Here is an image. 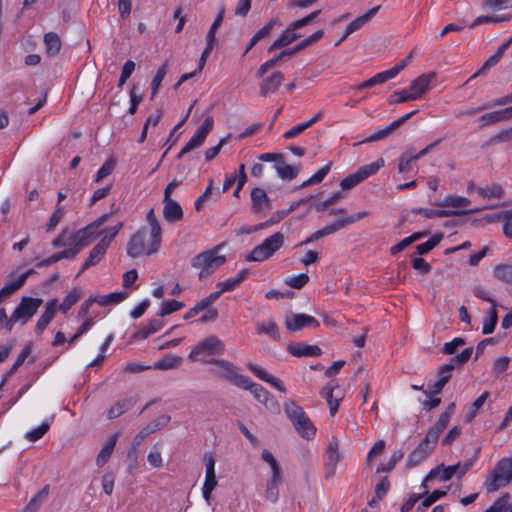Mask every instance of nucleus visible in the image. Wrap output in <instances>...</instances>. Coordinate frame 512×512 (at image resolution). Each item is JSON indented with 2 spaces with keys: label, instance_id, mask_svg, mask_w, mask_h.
<instances>
[{
  "label": "nucleus",
  "instance_id": "25",
  "mask_svg": "<svg viewBox=\"0 0 512 512\" xmlns=\"http://www.w3.org/2000/svg\"><path fill=\"white\" fill-rule=\"evenodd\" d=\"M340 460V454L338 451V445L336 443H330L325 456V470L326 477H332Z\"/></svg>",
  "mask_w": 512,
  "mask_h": 512
},
{
  "label": "nucleus",
  "instance_id": "35",
  "mask_svg": "<svg viewBox=\"0 0 512 512\" xmlns=\"http://www.w3.org/2000/svg\"><path fill=\"white\" fill-rule=\"evenodd\" d=\"M383 166L384 160L382 158H379L375 162L360 167L356 172L360 177L361 181H364L370 176L376 174L379 171V169L382 168Z\"/></svg>",
  "mask_w": 512,
  "mask_h": 512
},
{
  "label": "nucleus",
  "instance_id": "7",
  "mask_svg": "<svg viewBox=\"0 0 512 512\" xmlns=\"http://www.w3.org/2000/svg\"><path fill=\"white\" fill-rule=\"evenodd\" d=\"M42 303L43 300L41 298L22 297L20 303L9 317V326H14L16 323L26 324L36 314Z\"/></svg>",
  "mask_w": 512,
  "mask_h": 512
},
{
  "label": "nucleus",
  "instance_id": "19",
  "mask_svg": "<svg viewBox=\"0 0 512 512\" xmlns=\"http://www.w3.org/2000/svg\"><path fill=\"white\" fill-rule=\"evenodd\" d=\"M435 76V72H429L418 76L411 82L409 90L414 100L420 99L425 94Z\"/></svg>",
  "mask_w": 512,
  "mask_h": 512
},
{
  "label": "nucleus",
  "instance_id": "24",
  "mask_svg": "<svg viewBox=\"0 0 512 512\" xmlns=\"http://www.w3.org/2000/svg\"><path fill=\"white\" fill-rule=\"evenodd\" d=\"M108 247V239H101L90 251L89 256L84 262L80 272H83L90 266L96 265L104 256Z\"/></svg>",
  "mask_w": 512,
  "mask_h": 512
},
{
  "label": "nucleus",
  "instance_id": "51",
  "mask_svg": "<svg viewBox=\"0 0 512 512\" xmlns=\"http://www.w3.org/2000/svg\"><path fill=\"white\" fill-rule=\"evenodd\" d=\"M331 164H327L316 171L308 180L304 181L301 187H307L310 185L320 183L326 175L330 172Z\"/></svg>",
  "mask_w": 512,
  "mask_h": 512
},
{
  "label": "nucleus",
  "instance_id": "2",
  "mask_svg": "<svg viewBox=\"0 0 512 512\" xmlns=\"http://www.w3.org/2000/svg\"><path fill=\"white\" fill-rule=\"evenodd\" d=\"M225 243H220L205 250L191 259V267L198 270L199 280L208 279L220 266L226 262V257L219 254Z\"/></svg>",
  "mask_w": 512,
  "mask_h": 512
},
{
  "label": "nucleus",
  "instance_id": "40",
  "mask_svg": "<svg viewBox=\"0 0 512 512\" xmlns=\"http://www.w3.org/2000/svg\"><path fill=\"white\" fill-rule=\"evenodd\" d=\"M422 237H423V233H421V232H416L408 237H405L399 243H397L396 245H394L390 248L391 255H396V254L400 253L401 251H403L408 246H410L412 243H414L415 241L419 240Z\"/></svg>",
  "mask_w": 512,
  "mask_h": 512
},
{
  "label": "nucleus",
  "instance_id": "28",
  "mask_svg": "<svg viewBox=\"0 0 512 512\" xmlns=\"http://www.w3.org/2000/svg\"><path fill=\"white\" fill-rule=\"evenodd\" d=\"M413 213L417 215H421L427 219L433 218H443V217H451L458 216L464 214L465 212H459L455 210H445V209H431V208H415L413 209Z\"/></svg>",
  "mask_w": 512,
  "mask_h": 512
},
{
  "label": "nucleus",
  "instance_id": "29",
  "mask_svg": "<svg viewBox=\"0 0 512 512\" xmlns=\"http://www.w3.org/2000/svg\"><path fill=\"white\" fill-rule=\"evenodd\" d=\"M242 389L249 390L254 398L260 403H267L270 399V392L262 385L253 382L250 377H247V382L241 385Z\"/></svg>",
  "mask_w": 512,
  "mask_h": 512
},
{
  "label": "nucleus",
  "instance_id": "6",
  "mask_svg": "<svg viewBox=\"0 0 512 512\" xmlns=\"http://www.w3.org/2000/svg\"><path fill=\"white\" fill-rule=\"evenodd\" d=\"M238 285L239 283L236 281L235 277H230L223 282H219L217 285L219 290L210 293L207 297L196 303L185 313L184 318L188 320L197 316L200 312L204 311L205 308L217 301L224 292L233 291Z\"/></svg>",
  "mask_w": 512,
  "mask_h": 512
},
{
  "label": "nucleus",
  "instance_id": "43",
  "mask_svg": "<svg viewBox=\"0 0 512 512\" xmlns=\"http://www.w3.org/2000/svg\"><path fill=\"white\" fill-rule=\"evenodd\" d=\"M439 436H440L439 433H437L436 431H434L430 428L427 431L425 437L418 444V446H422V449L427 450V452L430 454L436 447V445L438 443Z\"/></svg>",
  "mask_w": 512,
  "mask_h": 512
},
{
  "label": "nucleus",
  "instance_id": "30",
  "mask_svg": "<svg viewBox=\"0 0 512 512\" xmlns=\"http://www.w3.org/2000/svg\"><path fill=\"white\" fill-rule=\"evenodd\" d=\"M476 192L478 196L487 200H499L502 199L505 195L504 188L498 183H492L486 187H476Z\"/></svg>",
  "mask_w": 512,
  "mask_h": 512
},
{
  "label": "nucleus",
  "instance_id": "47",
  "mask_svg": "<svg viewBox=\"0 0 512 512\" xmlns=\"http://www.w3.org/2000/svg\"><path fill=\"white\" fill-rule=\"evenodd\" d=\"M81 297V292L79 289L74 288L68 295L65 297L63 302L58 306V309L62 313H66L75 303L79 301Z\"/></svg>",
  "mask_w": 512,
  "mask_h": 512
},
{
  "label": "nucleus",
  "instance_id": "10",
  "mask_svg": "<svg viewBox=\"0 0 512 512\" xmlns=\"http://www.w3.org/2000/svg\"><path fill=\"white\" fill-rule=\"evenodd\" d=\"M225 351V347L221 339L215 335L208 336L198 343L190 352L189 359L192 361H200V355H220Z\"/></svg>",
  "mask_w": 512,
  "mask_h": 512
},
{
  "label": "nucleus",
  "instance_id": "64",
  "mask_svg": "<svg viewBox=\"0 0 512 512\" xmlns=\"http://www.w3.org/2000/svg\"><path fill=\"white\" fill-rule=\"evenodd\" d=\"M503 233L506 237L512 238V210L502 214Z\"/></svg>",
  "mask_w": 512,
  "mask_h": 512
},
{
  "label": "nucleus",
  "instance_id": "54",
  "mask_svg": "<svg viewBox=\"0 0 512 512\" xmlns=\"http://www.w3.org/2000/svg\"><path fill=\"white\" fill-rule=\"evenodd\" d=\"M282 25L279 18H272L267 24H265L260 30H258L254 36L260 41L266 38L274 27H280Z\"/></svg>",
  "mask_w": 512,
  "mask_h": 512
},
{
  "label": "nucleus",
  "instance_id": "48",
  "mask_svg": "<svg viewBox=\"0 0 512 512\" xmlns=\"http://www.w3.org/2000/svg\"><path fill=\"white\" fill-rule=\"evenodd\" d=\"M443 236L441 234H435L432 237H430L427 241L424 243H421L416 246V250L418 254L424 255L429 253L432 249H434L442 240Z\"/></svg>",
  "mask_w": 512,
  "mask_h": 512
},
{
  "label": "nucleus",
  "instance_id": "49",
  "mask_svg": "<svg viewBox=\"0 0 512 512\" xmlns=\"http://www.w3.org/2000/svg\"><path fill=\"white\" fill-rule=\"evenodd\" d=\"M403 456L404 453L402 450H395L386 464H381L377 467L376 473L390 472L395 468L396 464L403 458Z\"/></svg>",
  "mask_w": 512,
  "mask_h": 512
},
{
  "label": "nucleus",
  "instance_id": "45",
  "mask_svg": "<svg viewBox=\"0 0 512 512\" xmlns=\"http://www.w3.org/2000/svg\"><path fill=\"white\" fill-rule=\"evenodd\" d=\"M429 453L427 450L422 449V446H417L407 457L406 465L407 467H415L422 460L427 458Z\"/></svg>",
  "mask_w": 512,
  "mask_h": 512
},
{
  "label": "nucleus",
  "instance_id": "4",
  "mask_svg": "<svg viewBox=\"0 0 512 512\" xmlns=\"http://www.w3.org/2000/svg\"><path fill=\"white\" fill-rule=\"evenodd\" d=\"M320 13H321V10H315V11L311 12L309 15H307L306 17L290 23L287 26V28L282 32V34L276 40H274L273 43L269 46V48L267 50L268 53H271L280 48L287 47L288 45L293 43L295 40L300 38L301 35L298 34L296 32V30L301 29V28L309 25L310 23H312L314 21V19H316L319 16Z\"/></svg>",
  "mask_w": 512,
  "mask_h": 512
},
{
  "label": "nucleus",
  "instance_id": "14",
  "mask_svg": "<svg viewBox=\"0 0 512 512\" xmlns=\"http://www.w3.org/2000/svg\"><path fill=\"white\" fill-rule=\"evenodd\" d=\"M110 215L111 214L102 215L96 221L73 234V238L77 239L80 243H83L84 247L87 246L90 239L99 234V228L109 219Z\"/></svg>",
  "mask_w": 512,
  "mask_h": 512
},
{
  "label": "nucleus",
  "instance_id": "36",
  "mask_svg": "<svg viewBox=\"0 0 512 512\" xmlns=\"http://www.w3.org/2000/svg\"><path fill=\"white\" fill-rule=\"evenodd\" d=\"M454 408V403L449 404L445 411L440 414L438 420L436 421L435 425L431 427V429L441 434L450 422Z\"/></svg>",
  "mask_w": 512,
  "mask_h": 512
},
{
  "label": "nucleus",
  "instance_id": "17",
  "mask_svg": "<svg viewBox=\"0 0 512 512\" xmlns=\"http://www.w3.org/2000/svg\"><path fill=\"white\" fill-rule=\"evenodd\" d=\"M416 113H418V110H413L400 118L396 119L392 123H390L388 126L384 127L383 129H380L373 134H371L368 138H366L363 142H375L382 139H385L388 137V135L400 127L402 124H404L407 120H409L412 116H414Z\"/></svg>",
  "mask_w": 512,
  "mask_h": 512
},
{
  "label": "nucleus",
  "instance_id": "53",
  "mask_svg": "<svg viewBox=\"0 0 512 512\" xmlns=\"http://www.w3.org/2000/svg\"><path fill=\"white\" fill-rule=\"evenodd\" d=\"M185 307V303L175 299L162 301V316L169 315Z\"/></svg>",
  "mask_w": 512,
  "mask_h": 512
},
{
  "label": "nucleus",
  "instance_id": "1",
  "mask_svg": "<svg viewBox=\"0 0 512 512\" xmlns=\"http://www.w3.org/2000/svg\"><path fill=\"white\" fill-rule=\"evenodd\" d=\"M146 220L148 226L142 227L131 236L127 243L126 251L128 256L137 258L142 255H151L158 250L160 224L155 215L154 208H151Z\"/></svg>",
  "mask_w": 512,
  "mask_h": 512
},
{
  "label": "nucleus",
  "instance_id": "31",
  "mask_svg": "<svg viewBox=\"0 0 512 512\" xmlns=\"http://www.w3.org/2000/svg\"><path fill=\"white\" fill-rule=\"evenodd\" d=\"M118 436H119L118 433H115L114 435H112L108 439V441L106 442V444L104 445L102 450L99 452V454L96 458V465L98 467H102L109 460V458L114 450V447L116 445Z\"/></svg>",
  "mask_w": 512,
  "mask_h": 512
},
{
  "label": "nucleus",
  "instance_id": "52",
  "mask_svg": "<svg viewBox=\"0 0 512 512\" xmlns=\"http://www.w3.org/2000/svg\"><path fill=\"white\" fill-rule=\"evenodd\" d=\"M69 245H73V247L60 252L62 259L74 258L84 248L83 243L73 238V235L69 237Z\"/></svg>",
  "mask_w": 512,
  "mask_h": 512
},
{
  "label": "nucleus",
  "instance_id": "55",
  "mask_svg": "<svg viewBox=\"0 0 512 512\" xmlns=\"http://www.w3.org/2000/svg\"><path fill=\"white\" fill-rule=\"evenodd\" d=\"M116 166V160L114 158H108L104 164L101 166V168L98 170L95 181L99 182L108 175H110Z\"/></svg>",
  "mask_w": 512,
  "mask_h": 512
},
{
  "label": "nucleus",
  "instance_id": "39",
  "mask_svg": "<svg viewBox=\"0 0 512 512\" xmlns=\"http://www.w3.org/2000/svg\"><path fill=\"white\" fill-rule=\"evenodd\" d=\"M334 387L331 385H326L321 390V395L327 400L329 405L330 414L334 416L339 409V399L333 398Z\"/></svg>",
  "mask_w": 512,
  "mask_h": 512
},
{
  "label": "nucleus",
  "instance_id": "5",
  "mask_svg": "<svg viewBox=\"0 0 512 512\" xmlns=\"http://www.w3.org/2000/svg\"><path fill=\"white\" fill-rule=\"evenodd\" d=\"M285 243V236L281 232H276L267 237L262 243L255 246L245 257L249 262H263L271 258L279 251Z\"/></svg>",
  "mask_w": 512,
  "mask_h": 512
},
{
  "label": "nucleus",
  "instance_id": "15",
  "mask_svg": "<svg viewBox=\"0 0 512 512\" xmlns=\"http://www.w3.org/2000/svg\"><path fill=\"white\" fill-rule=\"evenodd\" d=\"M381 9V6H375L369 9L363 15L356 17L353 21H351L345 28V32L336 45H339L343 42L349 35L360 30L363 26H365Z\"/></svg>",
  "mask_w": 512,
  "mask_h": 512
},
{
  "label": "nucleus",
  "instance_id": "11",
  "mask_svg": "<svg viewBox=\"0 0 512 512\" xmlns=\"http://www.w3.org/2000/svg\"><path fill=\"white\" fill-rule=\"evenodd\" d=\"M207 363L218 366L221 369V372L218 373V376L239 388L241 385L247 382L248 376L239 374L237 372L236 366L226 359H212Z\"/></svg>",
  "mask_w": 512,
  "mask_h": 512
},
{
  "label": "nucleus",
  "instance_id": "37",
  "mask_svg": "<svg viewBox=\"0 0 512 512\" xmlns=\"http://www.w3.org/2000/svg\"><path fill=\"white\" fill-rule=\"evenodd\" d=\"M281 480V474H278L276 477L275 475H272L271 479L267 482V489H266V498L272 503H276L279 498V489L278 485Z\"/></svg>",
  "mask_w": 512,
  "mask_h": 512
},
{
  "label": "nucleus",
  "instance_id": "59",
  "mask_svg": "<svg viewBox=\"0 0 512 512\" xmlns=\"http://www.w3.org/2000/svg\"><path fill=\"white\" fill-rule=\"evenodd\" d=\"M130 407V401L123 400L118 403H116L114 406H112L108 411V418L114 419L119 417L121 414H123L126 410H128Z\"/></svg>",
  "mask_w": 512,
  "mask_h": 512
},
{
  "label": "nucleus",
  "instance_id": "33",
  "mask_svg": "<svg viewBox=\"0 0 512 512\" xmlns=\"http://www.w3.org/2000/svg\"><path fill=\"white\" fill-rule=\"evenodd\" d=\"M44 44L46 48V53L50 57H55L58 55L61 49V40L60 37L54 32H48L44 36Z\"/></svg>",
  "mask_w": 512,
  "mask_h": 512
},
{
  "label": "nucleus",
  "instance_id": "27",
  "mask_svg": "<svg viewBox=\"0 0 512 512\" xmlns=\"http://www.w3.org/2000/svg\"><path fill=\"white\" fill-rule=\"evenodd\" d=\"M284 79V74L281 71H275L271 76L265 78L261 83V95L267 96L268 94L275 93L280 87Z\"/></svg>",
  "mask_w": 512,
  "mask_h": 512
},
{
  "label": "nucleus",
  "instance_id": "9",
  "mask_svg": "<svg viewBox=\"0 0 512 512\" xmlns=\"http://www.w3.org/2000/svg\"><path fill=\"white\" fill-rule=\"evenodd\" d=\"M412 54L410 53L406 58L401 60L398 64L385 71L375 74L368 80H365L356 86V90H363L366 88L374 87L375 85L383 84L390 79L395 78L406 66L410 63Z\"/></svg>",
  "mask_w": 512,
  "mask_h": 512
},
{
  "label": "nucleus",
  "instance_id": "20",
  "mask_svg": "<svg viewBox=\"0 0 512 512\" xmlns=\"http://www.w3.org/2000/svg\"><path fill=\"white\" fill-rule=\"evenodd\" d=\"M512 119V105L501 110L492 111L483 114L479 118L480 126H491L500 122L509 121Z\"/></svg>",
  "mask_w": 512,
  "mask_h": 512
},
{
  "label": "nucleus",
  "instance_id": "50",
  "mask_svg": "<svg viewBox=\"0 0 512 512\" xmlns=\"http://www.w3.org/2000/svg\"><path fill=\"white\" fill-rule=\"evenodd\" d=\"M512 19L511 14H502L495 16H478L474 22L473 26L481 25L484 23H500V22H508Z\"/></svg>",
  "mask_w": 512,
  "mask_h": 512
},
{
  "label": "nucleus",
  "instance_id": "22",
  "mask_svg": "<svg viewBox=\"0 0 512 512\" xmlns=\"http://www.w3.org/2000/svg\"><path fill=\"white\" fill-rule=\"evenodd\" d=\"M255 327L258 335H267L273 341L281 340L279 327L274 319L258 321L256 322Z\"/></svg>",
  "mask_w": 512,
  "mask_h": 512
},
{
  "label": "nucleus",
  "instance_id": "3",
  "mask_svg": "<svg viewBox=\"0 0 512 512\" xmlns=\"http://www.w3.org/2000/svg\"><path fill=\"white\" fill-rule=\"evenodd\" d=\"M283 409L294 429L303 439L310 440L315 437L317 429L300 405L293 400H288L284 403Z\"/></svg>",
  "mask_w": 512,
  "mask_h": 512
},
{
  "label": "nucleus",
  "instance_id": "62",
  "mask_svg": "<svg viewBox=\"0 0 512 512\" xmlns=\"http://www.w3.org/2000/svg\"><path fill=\"white\" fill-rule=\"evenodd\" d=\"M417 161L414 156L408 153H404L399 158L398 171L400 173H407L411 170L413 163Z\"/></svg>",
  "mask_w": 512,
  "mask_h": 512
},
{
  "label": "nucleus",
  "instance_id": "38",
  "mask_svg": "<svg viewBox=\"0 0 512 512\" xmlns=\"http://www.w3.org/2000/svg\"><path fill=\"white\" fill-rule=\"evenodd\" d=\"M493 273L498 280L512 285V264H499L494 268Z\"/></svg>",
  "mask_w": 512,
  "mask_h": 512
},
{
  "label": "nucleus",
  "instance_id": "61",
  "mask_svg": "<svg viewBox=\"0 0 512 512\" xmlns=\"http://www.w3.org/2000/svg\"><path fill=\"white\" fill-rule=\"evenodd\" d=\"M47 495L48 488L45 487L30 500L25 509L30 512H35L39 504L47 497Z\"/></svg>",
  "mask_w": 512,
  "mask_h": 512
},
{
  "label": "nucleus",
  "instance_id": "44",
  "mask_svg": "<svg viewBox=\"0 0 512 512\" xmlns=\"http://www.w3.org/2000/svg\"><path fill=\"white\" fill-rule=\"evenodd\" d=\"M447 492L445 490H434L430 493L421 504L416 508L415 512H425L426 508L433 505L437 500L446 496Z\"/></svg>",
  "mask_w": 512,
  "mask_h": 512
},
{
  "label": "nucleus",
  "instance_id": "13",
  "mask_svg": "<svg viewBox=\"0 0 512 512\" xmlns=\"http://www.w3.org/2000/svg\"><path fill=\"white\" fill-rule=\"evenodd\" d=\"M284 324L286 329L291 333L298 332L308 327L318 328L320 326L319 321L315 317L304 313L293 314L292 316L286 317Z\"/></svg>",
  "mask_w": 512,
  "mask_h": 512
},
{
  "label": "nucleus",
  "instance_id": "16",
  "mask_svg": "<svg viewBox=\"0 0 512 512\" xmlns=\"http://www.w3.org/2000/svg\"><path fill=\"white\" fill-rule=\"evenodd\" d=\"M164 204L162 215L169 224H178L184 218V212L181 205L174 199H162Z\"/></svg>",
  "mask_w": 512,
  "mask_h": 512
},
{
  "label": "nucleus",
  "instance_id": "18",
  "mask_svg": "<svg viewBox=\"0 0 512 512\" xmlns=\"http://www.w3.org/2000/svg\"><path fill=\"white\" fill-rule=\"evenodd\" d=\"M367 215H368L367 211H361L356 214L350 215L346 218L339 219L329 225H326L322 229H319V231L321 233V236L325 237V236H328V235H331V234L337 232L338 230L344 228L348 224H352L357 221H360L361 219L365 218Z\"/></svg>",
  "mask_w": 512,
  "mask_h": 512
},
{
  "label": "nucleus",
  "instance_id": "57",
  "mask_svg": "<svg viewBox=\"0 0 512 512\" xmlns=\"http://www.w3.org/2000/svg\"><path fill=\"white\" fill-rule=\"evenodd\" d=\"M409 100H414V97L410 93L409 89H403L401 91L394 92L389 97V104H399Z\"/></svg>",
  "mask_w": 512,
  "mask_h": 512
},
{
  "label": "nucleus",
  "instance_id": "26",
  "mask_svg": "<svg viewBox=\"0 0 512 512\" xmlns=\"http://www.w3.org/2000/svg\"><path fill=\"white\" fill-rule=\"evenodd\" d=\"M57 309V299L49 300L46 304L45 311L39 317L36 323V332L42 333L54 318Z\"/></svg>",
  "mask_w": 512,
  "mask_h": 512
},
{
  "label": "nucleus",
  "instance_id": "21",
  "mask_svg": "<svg viewBox=\"0 0 512 512\" xmlns=\"http://www.w3.org/2000/svg\"><path fill=\"white\" fill-rule=\"evenodd\" d=\"M250 196L252 202V210L254 212L259 213L271 209V201L267 196L265 190H263L262 188H253L251 190Z\"/></svg>",
  "mask_w": 512,
  "mask_h": 512
},
{
  "label": "nucleus",
  "instance_id": "12",
  "mask_svg": "<svg viewBox=\"0 0 512 512\" xmlns=\"http://www.w3.org/2000/svg\"><path fill=\"white\" fill-rule=\"evenodd\" d=\"M213 118L207 117L203 123L197 128L193 136L189 139V141L185 144V146L181 149L179 153V157L184 154L190 152L191 150L200 147L207 138L209 132L213 127Z\"/></svg>",
  "mask_w": 512,
  "mask_h": 512
},
{
  "label": "nucleus",
  "instance_id": "42",
  "mask_svg": "<svg viewBox=\"0 0 512 512\" xmlns=\"http://www.w3.org/2000/svg\"><path fill=\"white\" fill-rule=\"evenodd\" d=\"M278 175L282 178V179H286V180H292L294 179L296 176H297V172L295 171V169L285 163L283 161V158L279 161H277L274 165Z\"/></svg>",
  "mask_w": 512,
  "mask_h": 512
},
{
  "label": "nucleus",
  "instance_id": "8",
  "mask_svg": "<svg viewBox=\"0 0 512 512\" xmlns=\"http://www.w3.org/2000/svg\"><path fill=\"white\" fill-rule=\"evenodd\" d=\"M512 479V459L503 458L495 466L491 481L487 484L488 492H495L506 486Z\"/></svg>",
  "mask_w": 512,
  "mask_h": 512
},
{
  "label": "nucleus",
  "instance_id": "32",
  "mask_svg": "<svg viewBox=\"0 0 512 512\" xmlns=\"http://www.w3.org/2000/svg\"><path fill=\"white\" fill-rule=\"evenodd\" d=\"M439 207L466 208L470 205V200L464 196L449 194L442 201L436 202Z\"/></svg>",
  "mask_w": 512,
  "mask_h": 512
},
{
  "label": "nucleus",
  "instance_id": "23",
  "mask_svg": "<svg viewBox=\"0 0 512 512\" xmlns=\"http://www.w3.org/2000/svg\"><path fill=\"white\" fill-rule=\"evenodd\" d=\"M287 351L295 357H314L320 356L322 353L320 347L304 343L290 344L287 347Z\"/></svg>",
  "mask_w": 512,
  "mask_h": 512
},
{
  "label": "nucleus",
  "instance_id": "46",
  "mask_svg": "<svg viewBox=\"0 0 512 512\" xmlns=\"http://www.w3.org/2000/svg\"><path fill=\"white\" fill-rule=\"evenodd\" d=\"M216 485H217V480H216L215 472H212V473L206 472L204 484L202 487V495L205 500L208 501L210 499L211 493L215 489Z\"/></svg>",
  "mask_w": 512,
  "mask_h": 512
},
{
  "label": "nucleus",
  "instance_id": "60",
  "mask_svg": "<svg viewBox=\"0 0 512 512\" xmlns=\"http://www.w3.org/2000/svg\"><path fill=\"white\" fill-rule=\"evenodd\" d=\"M261 458L263 461L270 465L272 469V475H275L277 477L278 474H281L280 466L275 457L272 455V453L264 449L261 453Z\"/></svg>",
  "mask_w": 512,
  "mask_h": 512
},
{
  "label": "nucleus",
  "instance_id": "56",
  "mask_svg": "<svg viewBox=\"0 0 512 512\" xmlns=\"http://www.w3.org/2000/svg\"><path fill=\"white\" fill-rule=\"evenodd\" d=\"M50 425L46 422L42 423L39 427L28 431L25 434V438L30 442H36L40 438H42L49 430Z\"/></svg>",
  "mask_w": 512,
  "mask_h": 512
},
{
  "label": "nucleus",
  "instance_id": "41",
  "mask_svg": "<svg viewBox=\"0 0 512 512\" xmlns=\"http://www.w3.org/2000/svg\"><path fill=\"white\" fill-rule=\"evenodd\" d=\"M160 427V422L158 420H153L146 427H144L133 439L132 443L134 446H140L144 439L149 436L151 433L156 432Z\"/></svg>",
  "mask_w": 512,
  "mask_h": 512
},
{
  "label": "nucleus",
  "instance_id": "63",
  "mask_svg": "<svg viewBox=\"0 0 512 512\" xmlns=\"http://www.w3.org/2000/svg\"><path fill=\"white\" fill-rule=\"evenodd\" d=\"M390 481L387 477H382L375 486V497L381 500L390 490Z\"/></svg>",
  "mask_w": 512,
  "mask_h": 512
},
{
  "label": "nucleus",
  "instance_id": "58",
  "mask_svg": "<svg viewBox=\"0 0 512 512\" xmlns=\"http://www.w3.org/2000/svg\"><path fill=\"white\" fill-rule=\"evenodd\" d=\"M309 281V276L305 273L294 275L286 280V284L294 289H301Z\"/></svg>",
  "mask_w": 512,
  "mask_h": 512
},
{
  "label": "nucleus",
  "instance_id": "34",
  "mask_svg": "<svg viewBox=\"0 0 512 512\" xmlns=\"http://www.w3.org/2000/svg\"><path fill=\"white\" fill-rule=\"evenodd\" d=\"M160 329V321L157 319L150 320L147 325L139 329L135 332L131 340H144L147 339L150 335L156 333Z\"/></svg>",
  "mask_w": 512,
  "mask_h": 512
}]
</instances>
